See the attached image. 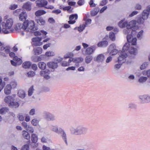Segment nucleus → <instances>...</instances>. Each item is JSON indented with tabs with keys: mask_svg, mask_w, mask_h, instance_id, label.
I'll return each instance as SVG.
<instances>
[{
	"mask_svg": "<svg viewBox=\"0 0 150 150\" xmlns=\"http://www.w3.org/2000/svg\"><path fill=\"white\" fill-rule=\"evenodd\" d=\"M85 27V24H83L82 25H80L79 27H78V31L80 32H82L84 29Z\"/></svg>",
	"mask_w": 150,
	"mask_h": 150,
	"instance_id": "obj_56",
	"label": "nucleus"
},
{
	"mask_svg": "<svg viewBox=\"0 0 150 150\" xmlns=\"http://www.w3.org/2000/svg\"><path fill=\"white\" fill-rule=\"evenodd\" d=\"M35 30L33 32H30L28 31V33H29V34L30 35H31V33H33L34 35L36 36H38L42 34L43 35L42 38H45L46 37V35L47 34V33L43 30H41L40 31H35V30H38V28L37 27H35L34 26Z\"/></svg>",
	"mask_w": 150,
	"mask_h": 150,
	"instance_id": "obj_10",
	"label": "nucleus"
},
{
	"mask_svg": "<svg viewBox=\"0 0 150 150\" xmlns=\"http://www.w3.org/2000/svg\"><path fill=\"white\" fill-rule=\"evenodd\" d=\"M18 95L20 98H23L25 96V92L22 90H19L18 92Z\"/></svg>",
	"mask_w": 150,
	"mask_h": 150,
	"instance_id": "obj_42",
	"label": "nucleus"
},
{
	"mask_svg": "<svg viewBox=\"0 0 150 150\" xmlns=\"http://www.w3.org/2000/svg\"><path fill=\"white\" fill-rule=\"evenodd\" d=\"M38 66L39 68L42 70H44L46 67V64L45 62H42L38 63Z\"/></svg>",
	"mask_w": 150,
	"mask_h": 150,
	"instance_id": "obj_39",
	"label": "nucleus"
},
{
	"mask_svg": "<svg viewBox=\"0 0 150 150\" xmlns=\"http://www.w3.org/2000/svg\"><path fill=\"white\" fill-rule=\"evenodd\" d=\"M37 6L39 7H44L47 9H53L54 6L52 5L47 6L48 1L46 0H38L36 2Z\"/></svg>",
	"mask_w": 150,
	"mask_h": 150,
	"instance_id": "obj_6",
	"label": "nucleus"
},
{
	"mask_svg": "<svg viewBox=\"0 0 150 150\" xmlns=\"http://www.w3.org/2000/svg\"><path fill=\"white\" fill-rule=\"evenodd\" d=\"M70 130L73 134L80 135L85 133L87 131V129L81 125H78L76 128L73 127H71L70 129Z\"/></svg>",
	"mask_w": 150,
	"mask_h": 150,
	"instance_id": "obj_3",
	"label": "nucleus"
},
{
	"mask_svg": "<svg viewBox=\"0 0 150 150\" xmlns=\"http://www.w3.org/2000/svg\"><path fill=\"white\" fill-rule=\"evenodd\" d=\"M45 118L49 121H53L55 120V116L49 112H45L44 113Z\"/></svg>",
	"mask_w": 150,
	"mask_h": 150,
	"instance_id": "obj_19",
	"label": "nucleus"
},
{
	"mask_svg": "<svg viewBox=\"0 0 150 150\" xmlns=\"http://www.w3.org/2000/svg\"><path fill=\"white\" fill-rule=\"evenodd\" d=\"M46 12L44 10H40L36 11L35 13V15L36 16H39L45 14Z\"/></svg>",
	"mask_w": 150,
	"mask_h": 150,
	"instance_id": "obj_36",
	"label": "nucleus"
},
{
	"mask_svg": "<svg viewBox=\"0 0 150 150\" xmlns=\"http://www.w3.org/2000/svg\"><path fill=\"white\" fill-rule=\"evenodd\" d=\"M147 65L148 63L147 62H144L143 63L140 67V69L142 70L145 69L146 68Z\"/></svg>",
	"mask_w": 150,
	"mask_h": 150,
	"instance_id": "obj_64",
	"label": "nucleus"
},
{
	"mask_svg": "<svg viewBox=\"0 0 150 150\" xmlns=\"http://www.w3.org/2000/svg\"><path fill=\"white\" fill-rule=\"evenodd\" d=\"M112 60V57L111 56H109L107 57L106 60L105 62L107 64H108Z\"/></svg>",
	"mask_w": 150,
	"mask_h": 150,
	"instance_id": "obj_61",
	"label": "nucleus"
},
{
	"mask_svg": "<svg viewBox=\"0 0 150 150\" xmlns=\"http://www.w3.org/2000/svg\"><path fill=\"white\" fill-rule=\"evenodd\" d=\"M132 33H130L128 34H127V39L128 42V43H131V45H136L137 44V39L136 38L133 37L132 35Z\"/></svg>",
	"mask_w": 150,
	"mask_h": 150,
	"instance_id": "obj_13",
	"label": "nucleus"
},
{
	"mask_svg": "<svg viewBox=\"0 0 150 150\" xmlns=\"http://www.w3.org/2000/svg\"><path fill=\"white\" fill-rule=\"evenodd\" d=\"M145 20L142 17L139 16L138 18L137 23L139 24H143Z\"/></svg>",
	"mask_w": 150,
	"mask_h": 150,
	"instance_id": "obj_46",
	"label": "nucleus"
},
{
	"mask_svg": "<svg viewBox=\"0 0 150 150\" xmlns=\"http://www.w3.org/2000/svg\"><path fill=\"white\" fill-rule=\"evenodd\" d=\"M23 136L24 138L27 139H29L30 138V134L28 132L25 130L22 131Z\"/></svg>",
	"mask_w": 150,
	"mask_h": 150,
	"instance_id": "obj_37",
	"label": "nucleus"
},
{
	"mask_svg": "<svg viewBox=\"0 0 150 150\" xmlns=\"http://www.w3.org/2000/svg\"><path fill=\"white\" fill-rule=\"evenodd\" d=\"M54 55V52L52 51L47 52L45 54V56L47 57L53 56Z\"/></svg>",
	"mask_w": 150,
	"mask_h": 150,
	"instance_id": "obj_49",
	"label": "nucleus"
},
{
	"mask_svg": "<svg viewBox=\"0 0 150 150\" xmlns=\"http://www.w3.org/2000/svg\"><path fill=\"white\" fill-rule=\"evenodd\" d=\"M125 19H123L121 20L118 23V25L121 28H123L125 27H126L127 26V22H124Z\"/></svg>",
	"mask_w": 150,
	"mask_h": 150,
	"instance_id": "obj_34",
	"label": "nucleus"
},
{
	"mask_svg": "<svg viewBox=\"0 0 150 150\" xmlns=\"http://www.w3.org/2000/svg\"><path fill=\"white\" fill-rule=\"evenodd\" d=\"M50 129L52 131L56 133L59 134L60 132V129H58L57 126L52 125L50 127Z\"/></svg>",
	"mask_w": 150,
	"mask_h": 150,
	"instance_id": "obj_31",
	"label": "nucleus"
},
{
	"mask_svg": "<svg viewBox=\"0 0 150 150\" xmlns=\"http://www.w3.org/2000/svg\"><path fill=\"white\" fill-rule=\"evenodd\" d=\"M13 18L9 17L8 15L4 16L3 19L2 17L0 16V33L7 34L13 32Z\"/></svg>",
	"mask_w": 150,
	"mask_h": 150,
	"instance_id": "obj_1",
	"label": "nucleus"
},
{
	"mask_svg": "<svg viewBox=\"0 0 150 150\" xmlns=\"http://www.w3.org/2000/svg\"><path fill=\"white\" fill-rule=\"evenodd\" d=\"M35 21L38 24L40 25H44L45 23V21L42 17L39 18H35Z\"/></svg>",
	"mask_w": 150,
	"mask_h": 150,
	"instance_id": "obj_26",
	"label": "nucleus"
},
{
	"mask_svg": "<svg viewBox=\"0 0 150 150\" xmlns=\"http://www.w3.org/2000/svg\"><path fill=\"white\" fill-rule=\"evenodd\" d=\"M32 3L30 2H27L24 4L23 8L27 11H30L31 9Z\"/></svg>",
	"mask_w": 150,
	"mask_h": 150,
	"instance_id": "obj_22",
	"label": "nucleus"
},
{
	"mask_svg": "<svg viewBox=\"0 0 150 150\" xmlns=\"http://www.w3.org/2000/svg\"><path fill=\"white\" fill-rule=\"evenodd\" d=\"M149 14V12L147 10L143 11L142 15V17L145 20L147 19Z\"/></svg>",
	"mask_w": 150,
	"mask_h": 150,
	"instance_id": "obj_38",
	"label": "nucleus"
},
{
	"mask_svg": "<svg viewBox=\"0 0 150 150\" xmlns=\"http://www.w3.org/2000/svg\"><path fill=\"white\" fill-rule=\"evenodd\" d=\"M47 66L50 68L54 70L56 69L58 67L57 63L54 61L48 62L47 63Z\"/></svg>",
	"mask_w": 150,
	"mask_h": 150,
	"instance_id": "obj_18",
	"label": "nucleus"
},
{
	"mask_svg": "<svg viewBox=\"0 0 150 150\" xmlns=\"http://www.w3.org/2000/svg\"><path fill=\"white\" fill-rule=\"evenodd\" d=\"M96 48V47L95 45H93L87 48L84 53L83 50H82V52L83 54L90 55L93 54L95 52Z\"/></svg>",
	"mask_w": 150,
	"mask_h": 150,
	"instance_id": "obj_14",
	"label": "nucleus"
},
{
	"mask_svg": "<svg viewBox=\"0 0 150 150\" xmlns=\"http://www.w3.org/2000/svg\"><path fill=\"white\" fill-rule=\"evenodd\" d=\"M35 108L31 109L29 112V114L30 115L33 116L35 114Z\"/></svg>",
	"mask_w": 150,
	"mask_h": 150,
	"instance_id": "obj_63",
	"label": "nucleus"
},
{
	"mask_svg": "<svg viewBox=\"0 0 150 150\" xmlns=\"http://www.w3.org/2000/svg\"><path fill=\"white\" fill-rule=\"evenodd\" d=\"M78 15L77 14H74L71 15L69 17V21H68L69 24H72L76 22L75 20L78 18Z\"/></svg>",
	"mask_w": 150,
	"mask_h": 150,
	"instance_id": "obj_17",
	"label": "nucleus"
},
{
	"mask_svg": "<svg viewBox=\"0 0 150 150\" xmlns=\"http://www.w3.org/2000/svg\"><path fill=\"white\" fill-rule=\"evenodd\" d=\"M27 15L25 11H23L20 13L19 15V19L20 21H26Z\"/></svg>",
	"mask_w": 150,
	"mask_h": 150,
	"instance_id": "obj_21",
	"label": "nucleus"
},
{
	"mask_svg": "<svg viewBox=\"0 0 150 150\" xmlns=\"http://www.w3.org/2000/svg\"><path fill=\"white\" fill-rule=\"evenodd\" d=\"M43 38L42 37H35L32 39V45L33 46H40L42 45L41 42Z\"/></svg>",
	"mask_w": 150,
	"mask_h": 150,
	"instance_id": "obj_9",
	"label": "nucleus"
},
{
	"mask_svg": "<svg viewBox=\"0 0 150 150\" xmlns=\"http://www.w3.org/2000/svg\"><path fill=\"white\" fill-rule=\"evenodd\" d=\"M83 58L81 57H78L73 58V62L75 63L76 67H78L79 66V64H77L76 63H79L82 62L83 61Z\"/></svg>",
	"mask_w": 150,
	"mask_h": 150,
	"instance_id": "obj_24",
	"label": "nucleus"
},
{
	"mask_svg": "<svg viewBox=\"0 0 150 150\" xmlns=\"http://www.w3.org/2000/svg\"><path fill=\"white\" fill-rule=\"evenodd\" d=\"M9 56L11 57H13V59L14 61L11 60V63L13 65L16 66L21 64L22 63V60L17 56H15V54L13 52H9Z\"/></svg>",
	"mask_w": 150,
	"mask_h": 150,
	"instance_id": "obj_7",
	"label": "nucleus"
},
{
	"mask_svg": "<svg viewBox=\"0 0 150 150\" xmlns=\"http://www.w3.org/2000/svg\"><path fill=\"white\" fill-rule=\"evenodd\" d=\"M39 120L37 118L33 119L31 121V123L34 126H37L39 125Z\"/></svg>",
	"mask_w": 150,
	"mask_h": 150,
	"instance_id": "obj_32",
	"label": "nucleus"
},
{
	"mask_svg": "<svg viewBox=\"0 0 150 150\" xmlns=\"http://www.w3.org/2000/svg\"><path fill=\"white\" fill-rule=\"evenodd\" d=\"M15 30L18 32H21V35H23L25 33L28 31L33 32L35 30L34 22L32 20H27L23 22V24L19 23H17L15 27Z\"/></svg>",
	"mask_w": 150,
	"mask_h": 150,
	"instance_id": "obj_2",
	"label": "nucleus"
},
{
	"mask_svg": "<svg viewBox=\"0 0 150 150\" xmlns=\"http://www.w3.org/2000/svg\"><path fill=\"white\" fill-rule=\"evenodd\" d=\"M23 10L22 9H18L13 11V14L15 16H17L18 15H20L21 12Z\"/></svg>",
	"mask_w": 150,
	"mask_h": 150,
	"instance_id": "obj_52",
	"label": "nucleus"
},
{
	"mask_svg": "<svg viewBox=\"0 0 150 150\" xmlns=\"http://www.w3.org/2000/svg\"><path fill=\"white\" fill-rule=\"evenodd\" d=\"M10 84L12 88L13 89L16 88L18 84L16 80H13L10 82V84Z\"/></svg>",
	"mask_w": 150,
	"mask_h": 150,
	"instance_id": "obj_43",
	"label": "nucleus"
},
{
	"mask_svg": "<svg viewBox=\"0 0 150 150\" xmlns=\"http://www.w3.org/2000/svg\"><path fill=\"white\" fill-rule=\"evenodd\" d=\"M31 140L33 142L36 143L38 140L37 135L34 133L32 134L31 135Z\"/></svg>",
	"mask_w": 150,
	"mask_h": 150,
	"instance_id": "obj_33",
	"label": "nucleus"
},
{
	"mask_svg": "<svg viewBox=\"0 0 150 150\" xmlns=\"http://www.w3.org/2000/svg\"><path fill=\"white\" fill-rule=\"evenodd\" d=\"M33 51L35 55H38L42 53V49L41 47H37L34 48Z\"/></svg>",
	"mask_w": 150,
	"mask_h": 150,
	"instance_id": "obj_30",
	"label": "nucleus"
},
{
	"mask_svg": "<svg viewBox=\"0 0 150 150\" xmlns=\"http://www.w3.org/2000/svg\"><path fill=\"white\" fill-rule=\"evenodd\" d=\"M137 76L139 77L138 79V82L141 83H143L145 82L148 79V78L146 76H140V75L139 74H137Z\"/></svg>",
	"mask_w": 150,
	"mask_h": 150,
	"instance_id": "obj_29",
	"label": "nucleus"
},
{
	"mask_svg": "<svg viewBox=\"0 0 150 150\" xmlns=\"http://www.w3.org/2000/svg\"><path fill=\"white\" fill-rule=\"evenodd\" d=\"M5 83V82H2V79L0 78V92L4 87Z\"/></svg>",
	"mask_w": 150,
	"mask_h": 150,
	"instance_id": "obj_53",
	"label": "nucleus"
},
{
	"mask_svg": "<svg viewBox=\"0 0 150 150\" xmlns=\"http://www.w3.org/2000/svg\"><path fill=\"white\" fill-rule=\"evenodd\" d=\"M18 5L16 4H12L10 5L9 9L11 10H14L18 7Z\"/></svg>",
	"mask_w": 150,
	"mask_h": 150,
	"instance_id": "obj_58",
	"label": "nucleus"
},
{
	"mask_svg": "<svg viewBox=\"0 0 150 150\" xmlns=\"http://www.w3.org/2000/svg\"><path fill=\"white\" fill-rule=\"evenodd\" d=\"M116 45L114 44L110 45L108 49V52L110 55H115L118 52L117 50L115 49Z\"/></svg>",
	"mask_w": 150,
	"mask_h": 150,
	"instance_id": "obj_11",
	"label": "nucleus"
},
{
	"mask_svg": "<svg viewBox=\"0 0 150 150\" xmlns=\"http://www.w3.org/2000/svg\"><path fill=\"white\" fill-rule=\"evenodd\" d=\"M99 9L98 8H96L91 11V14L92 16L96 15L98 12Z\"/></svg>",
	"mask_w": 150,
	"mask_h": 150,
	"instance_id": "obj_45",
	"label": "nucleus"
},
{
	"mask_svg": "<svg viewBox=\"0 0 150 150\" xmlns=\"http://www.w3.org/2000/svg\"><path fill=\"white\" fill-rule=\"evenodd\" d=\"M19 103L16 102L14 101H11L9 106L14 108H17L19 107Z\"/></svg>",
	"mask_w": 150,
	"mask_h": 150,
	"instance_id": "obj_35",
	"label": "nucleus"
},
{
	"mask_svg": "<svg viewBox=\"0 0 150 150\" xmlns=\"http://www.w3.org/2000/svg\"><path fill=\"white\" fill-rule=\"evenodd\" d=\"M136 21L134 20L131 21L128 23L127 22L126 28L123 30L124 33L125 34L132 33L134 30H135L133 29H138V26H136Z\"/></svg>",
	"mask_w": 150,
	"mask_h": 150,
	"instance_id": "obj_4",
	"label": "nucleus"
},
{
	"mask_svg": "<svg viewBox=\"0 0 150 150\" xmlns=\"http://www.w3.org/2000/svg\"><path fill=\"white\" fill-rule=\"evenodd\" d=\"M50 71L48 69H46L45 71H40V75L44 77V78L46 79H48L50 78L49 75Z\"/></svg>",
	"mask_w": 150,
	"mask_h": 150,
	"instance_id": "obj_15",
	"label": "nucleus"
},
{
	"mask_svg": "<svg viewBox=\"0 0 150 150\" xmlns=\"http://www.w3.org/2000/svg\"><path fill=\"white\" fill-rule=\"evenodd\" d=\"M119 56L118 57L117 62H119L122 64L126 61V58L127 57V53L125 51H121Z\"/></svg>",
	"mask_w": 150,
	"mask_h": 150,
	"instance_id": "obj_8",
	"label": "nucleus"
},
{
	"mask_svg": "<svg viewBox=\"0 0 150 150\" xmlns=\"http://www.w3.org/2000/svg\"><path fill=\"white\" fill-rule=\"evenodd\" d=\"M34 90L33 86H32L29 88L28 90V95L29 96H31Z\"/></svg>",
	"mask_w": 150,
	"mask_h": 150,
	"instance_id": "obj_54",
	"label": "nucleus"
},
{
	"mask_svg": "<svg viewBox=\"0 0 150 150\" xmlns=\"http://www.w3.org/2000/svg\"><path fill=\"white\" fill-rule=\"evenodd\" d=\"M26 130L27 131L30 133H33L34 131L33 127L30 125L28 126Z\"/></svg>",
	"mask_w": 150,
	"mask_h": 150,
	"instance_id": "obj_57",
	"label": "nucleus"
},
{
	"mask_svg": "<svg viewBox=\"0 0 150 150\" xmlns=\"http://www.w3.org/2000/svg\"><path fill=\"white\" fill-rule=\"evenodd\" d=\"M122 65V64L117 62V61L115 62V64L114 65V68L116 70H117L120 68Z\"/></svg>",
	"mask_w": 150,
	"mask_h": 150,
	"instance_id": "obj_48",
	"label": "nucleus"
},
{
	"mask_svg": "<svg viewBox=\"0 0 150 150\" xmlns=\"http://www.w3.org/2000/svg\"><path fill=\"white\" fill-rule=\"evenodd\" d=\"M74 56V54L73 53L69 52L67 53L64 56V58L65 59L70 58Z\"/></svg>",
	"mask_w": 150,
	"mask_h": 150,
	"instance_id": "obj_47",
	"label": "nucleus"
},
{
	"mask_svg": "<svg viewBox=\"0 0 150 150\" xmlns=\"http://www.w3.org/2000/svg\"><path fill=\"white\" fill-rule=\"evenodd\" d=\"M27 74H28V76L29 77H32L35 75V73L33 71H30L28 72Z\"/></svg>",
	"mask_w": 150,
	"mask_h": 150,
	"instance_id": "obj_62",
	"label": "nucleus"
},
{
	"mask_svg": "<svg viewBox=\"0 0 150 150\" xmlns=\"http://www.w3.org/2000/svg\"><path fill=\"white\" fill-rule=\"evenodd\" d=\"M29 146L28 144H26L22 146L21 150H29Z\"/></svg>",
	"mask_w": 150,
	"mask_h": 150,
	"instance_id": "obj_60",
	"label": "nucleus"
},
{
	"mask_svg": "<svg viewBox=\"0 0 150 150\" xmlns=\"http://www.w3.org/2000/svg\"><path fill=\"white\" fill-rule=\"evenodd\" d=\"M139 99L142 103L150 102V96L147 95H144L139 96Z\"/></svg>",
	"mask_w": 150,
	"mask_h": 150,
	"instance_id": "obj_16",
	"label": "nucleus"
},
{
	"mask_svg": "<svg viewBox=\"0 0 150 150\" xmlns=\"http://www.w3.org/2000/svg\"><path fill=\"white\" fill-rule=\"evenodd\" d=\"M144 33V32L143 30H142L139 31L137 35L138 38L139 39H141L143 37Z\"/></svg>",
	"mask_w": 150,
	"mask_h": 150,
	"instance_id": "obj_51",
	"label": "nucleus"
},
{
	"mask_svg": "<svg viewBox=\"0 0 150 150\" xmlns=\"http://www.w3.org/2000/svg\"><path fill=\"white\" fill-rule=\"evenodd\" d=\"M12 87L10 84H7L4 87V93L6 95H9L11 93Z\"/></svg>",
	"mask_w": 150,
	"mask_h": 150,
	"instance_id": "obj_20",
	"label": "nucleus"
},
{
	"mask_svg": "<svg viewBox=\"0 0 150 150\" xmlns=\"http://www.w3.org/2000/svg\"><path fill=\"white\" fill-rule=\"evenodd\" d=\"M142 73L143 75H147V77L150 78V69L142 71Z\"/></svg>",
	"mask_w": 150,
	"mask_h": 150,
	"instance_id": "obj_50",
	"label": "nucleus"
},
{
	"mask_svg": "<svg viewBox=\"0 0 150 150\" xmlns=\"http://www.w3.org/2000/svg\"><path fill=\"white\" fill-rule=\"evenodd\" d=\"M2 44L0 42V55L4 57L6 56L4 52L6 54H8L10 52V47H5L2 46Z\"/></svg>",
	"mask_w": 150,
	"mask_h": 150,
	"instance_id": "obj_12",
	"label": "nucleus"
},
{
	"mask_svg": "<svg viewBox=\"0 0 150 150\" xmlns=\"http://www.w3.org/2000/svg\"><path fill=\"white\" fill-rule=\"evenodd\" d=\"M61 129V132L62 133V139L64 141L66 144L67 145H68V142L67 141V138L66 134L64 131Z\"/></svg>",
	"mask_w": 150,
	"mask_h": 150,
	"instance_id": "obj_27",
	"label": "nucleus"
},
{
	"mask_svg": "<svg viewBox=\"0 0 150 150\" xmlns=\"http://www.w3.org/2000/svg\"><path fill=\"white\" fill-rule=\"evenodd\" d=\"M9 111V109L6 107L0 109V113L2 115L5 114Z\"/></svg>",
	"mask_w": 150,
	"mask_h": 150,
	"instance_id": "obj_41",
	"label": "nucleus"
},
{
	"mask_svg": "<svg viewBox=\"0 0 150 150\" xmlns=\"http://www.w3.org/2000/svg\"><path fill=\"white\" fill-rule=\"evenodd\" d=\"M43 56L42 55L39 56L35 57V58H36V59L34 60V62H36L42 60V58Z\"/></svg>",
	"mask_w": 150,
	"mask_h": 150,
	"instance_id": "obj_59",
	"label": "nucleus"
},
{
	"mask_svg": "<svg viewBox=\"0 0 150 150\" xmlns=\"http://www.w3.org/2000/svg\"><path fill=\"white\" fill-rule=\"evenodd\" d=\"M31 65V63L29 61H27L24 62L23 64V67L25 69L29 68Z\"/></svg>",
	"mask_w": 150,
	"mask_h": 150,
	"instance_id": "obj_44",
	"label": "nucleus"
},
{
	"mask_svg": "<svg viewBox=\"0 0 150 150\" xmlns=\"http://www.w3.org/2000/svg\"><path fill=\"white\" fill-rule=\"evenodd\" d=\"M93 59V56L91 55H87L85 58V62L87 64L90 63Z\"/></svg>",
	"mask_w": 150,
	"mask_h": 150,
	"instance_id": "obj_40",
	"label": "nucleus"
},
{
	"mask_svg": "<svg viewBox=\"0 0 150 150\" xmlns=\"http://www.w3.org/2000/svg\"><path fill=\"white\" fill-rule=\"evenodd\" d=\"M104 55L103 54H101L98 55L97 57L94 59V60L99 63L102 62L104 61Z\"/></svg>",
	"mask_w": 150,
	"mask_h": 150,
	"instance_id": "obj_23",
	"label": "nucleus"
},
{
	"mask_svg": "<svg viewBox=\"0 0 150 150\" xmlns=\"http://www.w3.org/2000/svg\"><path fill=\"white\" fill-rule=\"evenodd\" d=\"M109 38L112 41H115V34L112 32H110L109 34Z\"/></svg>",
	"mask_w": 150,
	"mask_h": 150,
	"instance_id": "obj_55",
	"label": "nucleus"
},
{
	"mask_svg": "<svg viewBox=\"0 0 150 150\" xmlns=\"http://www.w3.org/2000/svg\"><path fill=\"white\" fill-rule=\"evenodd\" d=\"M108 45V42L106 40H103L99 42L97 44V46L99 47H105Z\"/></svg>",
	"mask_w": 150,
	"mask_h": 150,
	"instance_id": "obj_28",
	"label": "nucleus"
},
{
	"mask_svg": "<svg viewBox=\"0 0 150 150\" xmlns=\"http://www.w3.org/2000/svg\"><path fill=\"white\" fill-rule=\"evenodd\" d=\"M133 45H131L128 43H126L123 47L122 50L125 52L128 51L130 54L135 55L137 53V50L136 47H134Z\"/></svg>",
	"mask_w": 150,
	"mask_h": 150,
	"instance_id": "obj_5",
	"label": "nucleus"
},
{
	"mask_svg": "<svg viewBox=\"0 0 150 150\" xmlns=\"http://www.w3.org/2000/svg\"><path fill=\"white\" fill-rule=\"evenodd\" d=\"M14 98L11 96H6L4 99V102L8 104V105L12 101H14Z\"/></svg>",
	"mask_w": 150,
	"mask_h": 150,
	"instance_id": "obj_25",
	"label": "nucleus"
}]
</instances>
